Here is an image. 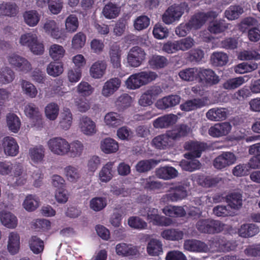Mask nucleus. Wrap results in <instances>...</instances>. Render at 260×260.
<instances>
[{"instance_id": "nucleus-1", "label": "nucleus", "mask_w": 260, "mask_h": 260, "mask_svg": "<svg viewBox=\"0 0 260 260\" xmlns=\"http://www.w3.org/2000/svg\"><path fill=\"white\" fill-rule=\"evenodd\" d=\"M189 10V8L186 3L174 4L170 6L162 15V21L167 24H172L178 21L185 11L188 12Z\"/></svg>"}, {"instance_id": "nucleus-2", "label": "nucleus", "mask_w": 260, "mask_h": 260, "mask_svg": "<svg viewBox=\"0 0 260 260\" xmlns=\"http://www.w3.org/2000/svg\"><path fill=\"white\" fill-rule=\"evenodd\" d=\"M224 224L220 221L212 218L200 219L196 224L198 231L201 233L214 234L223 230Z\"/></svg>"}, {"instance_id": "nucleus-3", "label": "nucleus", "mask_w": 260, "mask_h": 260, "mask_svg": "<svg viewBox=\"0 0 260 260\" xmlns=\"http://www.w3.org/2000/svg\"><path fill=\"white\" fill-rule=\"evenodd\" d=\"M20 43L23 46H27L35 54L41 55L44 52V45L38 41L36 34L29 32L22 35Z\"/></svg>"}, {"instance_id": "nucleus-4", "label": "nucleus", "mask_w": 260, "mask_h": 260, "mask_svg": "<svg viewBox=\"0 0 260 260\" xmlns=\"http://www.w3.org/2000/svg\"><path fill=\"white\" fill-rule=\"evenodd\" d=\"M186 183H179L170 187L168 193L166 194L167 200L171 202H177L185 199L187 196Z\"/></svg>"}, {"instance_id": "nucleus-5", "label": "nucleus", "mask_w": 260, "mask_h": 260, "mask_svg": "<svg viewBox=\"0 0 260 260\" xmlns=\"http://www.w3.org/2000/svg\"><path fill=\"white\" fill-rule=\"evenodd\" d=\"M144 50L139 46L130 49L127 55V62L131 67L137 68L141 66L146 58Z\"/></svg>"}, {"instance_id": "nucleus-6", "label": "nucleus", "mask_w": 260, "mask_h": 260, "mask_svg": "<svg viewBox=\"0 0 260 260\" xmlns=\"http://www.w3.org/2000/svg\"><path fill=\"white\" fill-rule=\"evenodd\" d=\"M146 219L149 223L153 225L167 226L173 223L172 219L159 214L158 209L154 208H148Z\"/></svg>"}, {"instance_id": "nucleus-7", "label": "nucleus", "mask_w": 260, "mask_h": 260, "mask_svg": "<svg viewBox=\"0 0 260 260\" xmlns=\"http://www.w3.org/2000/svg\"><path fill=\"white\" fill-rule=\"evenodd\" d=\"M50 150L54 154L63 155L67 154L70 148V145L64 139L60 137L53 138L48 142Z\"/></svg>"}, {"instance_id": "nucleus-8", "label": "nucleus", "mask_w": 260, "mask_h": 260, "mask_svg": "<svg viewBox=\"0 0 260 260\" xmlns=\"http://www.w3.org/2000/svg\"><path fill=\"white\" fill-rule=\"evenodd\" d=\"M9 64L16 70L27 73L31 70L30 63L25 58L18 55L13 54L7 57Z\"/></svg>"}, {"instance_id": "nucleus-9", "label": "nucleus", "mask_w": 260, "mask_h": 260, "mask_svg": "<svg viewBox=\"0 0 260 260\" xmlns=\"http://www.w3.org/2000/svg\"><path fill=\"white\" fill-rule=\"evenodd\" d=\"M198 81L206 84L208 86H213L218 84L220 81L218 76L214 71L210 69L199 68Z\"/></svg>"}, {"instance_id": "nucleus-10", "label": "nucleus", "mask_w": 260, "mask_h": 260, "mask_svg": "<svg viewBox=\"0 0 260 260\" xmlns=\"http://www.w3.org/2000/svg\"><path fill=\"white\" fill-rule=\"evenodd\" d=\"M236 160V156L233 152H223L214 159L213 166L215 168L221 170L234 164Z\"/></svg>"}, {"instance_id": "nucleus-11", "label": "nucleus", "mask_w": 260, "mask_h": 260, "mask_svg": "<svg viewBox=\"0 0 260 260\" xmlns=\"http://www.w3.org/2000/svg\"><path fill=\"white\" fill-rule=\"evenodd\" d=\"M209 104V98L207 96H204L202 98H195L187 100L180 105V108L183 111L189 112L207 106Z\"/></svg>"}, {"instance_id": "nucleus-12", "label": "nucleus", "mask_w": 260, "mask_h": 260, "mask_svg": "<svg viewBox=\"0 0 260 260\" xmlns=\"http://www.w3.org/2000/svg\"><path fill=\"white\" fill-rule=\"evenodd\" d=\"M161 91V90L159 87H151L142 94L139 100V104L143 107L152 105L153 101Z\"/></svg>"}, {"instance_id": "nucleus-13", "label": "nucleus", "mask_w": 260, "mask_h": 260, "mask_svg": "<svg viewBox=\"0 0 260 260\" xmlns=\"http://www.w3.org/2000/svg\"><path fill=\"white\" fill-rule=\"evenodd\" d=\"M2 146L5 154L9 156H16L19 153V146L16 140L12 137L3 138Z\"/></svg>"}, {"instance_id": "nucleus-14", "label": "nucleus", "mask_w": 260, "mask_h": 260, "mask_svg": "<svg viewBox=\"0 0 260 260\" xmlns=\"http://www.w3.org/2000/svg\"><path fill=\"white\" fill-rule=\"evenodd\" d=\"M232 126L229 122L216 123L208 130L209 135L214 138H218L227 135L231 131Z\"/></svg>"}, {"instance_id": "nucleus-15", "label": "nucleus", "mask_w": 260, "mask_h": 260, "mask_svg": "<svg viewBox=\"0 0 260 260\" xmlns=\"http://www.w3.org/2000/svg\"><path fill=\"white\" fill-rule=\"evenodd\" d=\"M177 119V116L175 114H166L155 119L153 125L156 128H166L175 124Z\"/></svg>"}, {"instance_id": "nucleus-16", "label": "nucleus", "mask_w": 260, "mask_h": 260, "mask_svg": "<svg viewBox=\"0 0 260 260\" xmlns=\"http://www.w3.org/2000/svg\"><path fill=\"white\" fill-rule=\"evenodd\" d=\"M181 98L179 95L172 94L165 96L158 100L156 104V107L160 110H166L174 107L179 104Z\"/></svg>"}, {"instance_id": "nucleus-17", "label": "nucleus", "mask_w": 260, "mask_h": 260, "mask_svg": "<svg viewBox=\"0 0 260 260\" xmlns=\"http://www.w3.org/2000/svg\"><path fill=\"white\" fill-rule=\"evenodd\" d=\"M212 12L207 13L199 12L193 15L188 21V23L192 29L200 28L207 20L208 18L212 17Z\"/></svg>"}, {"instance_id": "nucleus-18", "label": "nucleus", "mask_w": 260, "mask_h": 260, "mask_svg": "<svg viewBox=\"0 0 260 260\" xmlns=\"http://www.w3.org/2000/svg\"><path fill=\"white\" fill-rule=\"evenodd\" d=\"M184 248L189 251L199 252H206L209 249L208 245L205 242L196 239L185 240Z\"/></svg>"}, {"instance_id": "nucleus-19", "label": "nucleus", "mask_w": 260, "mask_h": 260, "mask_svg": "<svg viewBox=\"0 0 260 260\" xmlns=\"http://www.w3.org/2000/svg\"><path fill=\"white\" fill-rule=\"evenodd\" d=\"M190 128L188 125L181 124L176 126L175 128L170 131H168L165 133L169 138L170 141H176L181 137L187 136L189 133Z\"/></svg>"}, {"instance_id": "nucleus-20", "label": "nucleus", "mask_w": 260, "mask_h": 260, "mask_svg": "<svg viewBox=\"0 0 260 260\" xmlns=\"http://www.w3.org/2000/svg\"><path fill=\"white\" fill-rule=\"evenodd\" d=\"M24 113L33 122L39 124L42 121V115L39 108L34 103H28L25 106Z\"/></svg>"}, {"instance_id": "nucleus-21", "label": "nucleus", "mask_w": 260, "mask_h": 260, "mask_svg": "<svg viewBox=\"0 0 260 260\" xmlns=\"http://www.w3.org/2000/svg\"><path fill=\"white\" fill-rule=\"evenodd\" d=\"M151 144L153 147L158 150H166L173 146V142L169 140L166 134L155 137Z\"/></svg>"}, {"instance_id": "nucleus-22", "label": "nucleus", "mask_w": 260, "mask_h": 260, "mask_svg": "<svg viewBox=\"0 0 260 260\" xmlns=\"http://www.w3.org/2000/svg\"><path fill=\"white\" fill-rule=\"evenodd\" d=\"M18 11V7L14 2H3L0 4V16L15 17Z\"/></svg>"}, {"instance_id": "nucleus-23", "label": "nucleus", "mask_w": 260, "mask_h": 260, "mask_svg": "<svg viewBox=\"0 0 260 260\" xmlns=\"http://www.w3.org/2000/svg\"><path fill=\"white\" fill-rule=\"evenodd\" d=\"M44 29L46 34L55 39L61 38L63 32L59 28L56 22L53 20H48L44 24Z\"/></svg>"}, {"instance_id": "nucleus-24", "label": "nucleus", "mask_w": 260, "mask_h": 260, "mask_svg": "<svg viewBox=\"0 0 260 260\" xmlns=\"http://www.w3.org/2000/svg\"><path fill=\"white\" fill-rule=\"evenodd\" d=\"M206 115L208 119L211 121H221L226 118L228 112L225 108H213L209 109Z\"/></svg>"}, {"instance_id": "nucleus-25", "label": "nucleus", "mask_w": 260, "mask_h": 260, "mask_svg": "<svg viewBox=\"0 0 260 260\" xmlns=\"http://www.w3.org/2000/svg\"><path fill=\"white\" fill-rule=\"evenodd\" d=\"M107 63L105 60H98L90 68V74L94 79L101 78L105 74Z\"/></svg>"}, {"instance_id": "nucleus-26", "label": "nucleus", "mask_w": 260, "mask_h": 260, "mask_svg": "<svg viewBox=\"0 0 260 260\" xmlns=\"http://www.w3.org/2000/svg\"><path fill=\"white\" fill-rule=\"evenodd\" d=\"M156 175L158 178L164 180H169L175 178L178 174L177 171L173 167L165 166L156 170Z\"/></svg>"}, {"instance_id": "nucleus-27", "label": "nucleus", "mask_w": 260, "mask_h": 260, "mask_svg": "<svg viewBox=\"0 0 260 260\" xmlns=\"http://www.w3.org/2000/svg\"><path fill=\"white\" fill-rule=\"evenodd\" d=\"M81 131L86 135H92L96 132L95 123L88 117L83 116L80 119Z\"/></svg>"}, {"instance_id": "nucleus-28", "label": "nucleus", "mask_w": 260, "mask_h": 260, "mask_svg": "<svg viewBox=\"0 0 260 260\" xmlns=\"http://www.w3.org/2000/svg\"><path fill=\"white\" fill-rule=\"evenodd\" d=\"M121 81L118 78H114L107 81L103 86L102 94L105 96H109L116 91L119 87Z\"/></svg>"}, {"instance_id": "nucleus-29", "label": "nucleus", "mask_w": 260, "mask_h": 260, "mask_svg": "<svg viewBox=\"0 0 260 260\" xmlns=\"http://www.w3.org/2000/svg\"><path fill=\"white\" fill-rule=\"evenodd\" d=\"M258 227L253 223L243 224L239 230V236L243 238L251 237L259 232Z\"/></svg>"}, {"instance_id": "nucleus-30", "label": "nucleus", "mask_w": 260, "mask_h": 260, "mask_svg": "<svg viewBox=\"0 0 260 260\" xmlns=\"http://www.w3.org/2000/svg\"><path fill=\"white\" fill-rule=\"evenodd\" d=\"M118 143L113 139L108 138L104 139L101 143V148L106 154L116 152L118 150Z\"/></svg>"}, {"instance_id": "nucleus-31", "label": "nucleus", "mask_w": 260, "mask_h": 260, "mask_svg": "<svg viewBox=\"0 0 260 260\" xmlns=\"http://www.w3.org/2000/svg\"><path fill=\"white\" fill-rule=\"evenodd\" d=\"M8 250L12 254L17 253L20 248V237L18 234L11 232L9 236Z\"/></svg>"}, {"instance_id": "nucleus-32", "label": "nucleus", "mask_w": 260, "mask_h": 260, "mask_svg": "<svg viewBox=\"0 0 260 260\" xmlns=\"http://www.w3.org/2000/svg\"><path fill=\"white\" fill-rule=\"evenodd\" d=\"M116 251L118 255L122 256L136 255L138 252L136 247L124 243L117 244L116 246Z\"/></svg>"}, {"instance_id": "nucleus-33", "label": "nucleus", "mask_w": 260, "mask_h": 260, "mask_svg": "<svg viewBox=\"0 0 260 260\" xmlns=\"http://www.w3.org/2000/svg\"><path fill=\"white\" fill-rule=\"evenodd\" d=\"M121 50L119 46L113 45L109 51L110 61L114 68L121 67Z\"/></svg>"}, {"instance_id": "nucleus-34", "label": "nucleus", "mask_w": 260, "mask_h": 260, "mask_svg": "<svg viewBox=\"0 0 260 260\" xmlns=\"http://www.w3.org/2000/svg\"><path fill=\"white\" fill-rule=\"evenodd\" d=\"M120 11V8L117 4L109 2L104 6L102 13L106 18L111 19L116 18Z\"/></svg>"}, {"instance_id": "nucleus-35", "label": "nucleus", "mask_w": 260, "mask_h": 260, "mask_svg": "<svg viewBox=\"0 0 260 260\" xmlns=\"http://www.w3.org/2000/svg\"><path fill=\"white\" fill-rule=\"evenodd\" d=\"M0 219L2 224L8 228L14 229L17 225V217L10 212H0Z\"/></svg>"}, {"instance_id": "nucleus-36", "label": "nucleus", "mask_w": 260, "mask_h": 260, "mask_svg": "<svg viewBox=\"0 0 260 260\" xmlns=\"http://www.w3.org/2000/svg\"><path fill=\"white\" fill-rule=\"evenodd\" d=\"M147 252L150 256H158L162 253L161 242L157 239H152L147 245Z\"/></svg>"}, {"instance_id": "nucleus-37", "label": "nucleus", "mask_w": 260, "mask_h": 260, "mask_svg": "<svg viewBox=\"0 0 260 260\" xmlns=\"http://www.w3.org/2000/svg\"><path fill=\"white\" fill-rule=\"evenodd\" d=\"M199 68H189L181 70L178 74L179 77L186 81H193L198 79Z\"/></svg>"}, {"instance_id": "nucleus-38", "label": "nucleus", "mask_w": 260, "mask_h": 260, "mask_svg": "<svg viewBox=\"0 0 260 260\" xmlns=\"http://www.w3.org/2000/svg\"><path fill=\"white\" fill-rule=\"evenodd\" d=\"M114 164V162L109 161L102 167L99 172V178L101 182H108L112 179Z\"/></svg>"}, {"instance_id": "nucleus-39", "label": "nucleus", "mask_w": 260, "mask_h": 260, "mask_svg": "<svg viewBox=\"0 0 260 260\" xmlns=\"http://www.w3.org/2000/svg\"><path fill=\"white\" fill-rule=\"evenodd\" d=\"M242 194L238 192L229 194L226 197V202L232 209H239L242 205Z\"/></svg>"}, {"instance_id": "nucleus-40", "label": "nucleus", "mask_w": 260, "mask_h": 260, "mask_svg": "<svg viewBox=\"0 0 260 260\" xmlns=\"http://www.w3.org/2000/svg\"><path fill=\"white\" fill-rule=\"evenodd\" d=\"M218 177L207 176L204 175H198L197 178L198 183L204 187H211L216 186L220 181Z\"/></svg>"}, {"instance_id": "nucleus-41", "label": "nucleus", "mask_w": 260, "mask_h": 260, "mask_svg": "<svg viewBox=\"0 0 260 260\" xmlns=\"http://www.w3.org/2000/svg\"><path fill=\"white\" fill-rule=\"evenodd\" d=\"M184 236V233L178 229H167L161 233V236L165 239L171 241H179L181 240Z\"/></svg>"}, {"instance_id": "nucleus-42", "label": "nucleus", "mask_w": 260, "mask_h": 260, "mask_svg": "<svg viewBox=\"0 0 260 260\" xmlns=\"http://www.w3.org/2000/svg\"><path fill=\"white\" fill-rule=\"evenodd\" d=\"M207 148V144L204 142L191 141L185 144V148L194 151L196 153V155L198 157H200L202 152L205 151Z\"/></svg>"}, {"instance_id": "nucleus-43", "label": "nucleus", "mask_w": 260, "mask_h": 260, "mask_svg": "<svg viewBox=\"0 0 260 260\" xmlns=\"http://www.w3.org/2000/svg\"><path fill=\"white\" fill-rule=\"evenodd\" d=\"M29 155L35 163L41 162L45 155V149L42 145L36 146L29 150Z\"/></svg>"}, {"instance_id": "nucleus-44", "label": "nucleus", "mask_w": 260, "mask_h": 260, "mask_svg": "<svg viewBox=\"0 0 260 260\" xmlns=\"http://www.w3.org/2000/svg\"><path fill=\"white\" fill-rule=\"evenodd\" d=\"M123 117L115 112H110L105 116V122L107 125L117 127L123 122Z\"/></svg>"}, {"instance_id": "nucleus-45", "label": "nucleus", "mask_w": 260, "mask_h": 260, "mask_svg": "<svg viewBox=\"0 0 260 260\" xmlns=\"http://www.w3.org/2000/svg\"><path fill=\"white\" fill-rule=\"evenodd\" d=\"M212 64L216 67H222L225 65L229 61L226 53L222 52H213L211 56Z\"/></svg>"}, {"instance_id": "nucleus-46", "label": "nucleus", "mask_w": 260, "mask_h": 260, "mask_svg": "<svg viewBox=\"0 0 260 260\" xmlns=\"http://www.w3.org/2000/svg\"><path fill=\"white\" fill-rule=\"evenodd\" d=\"M148 63L152 69H159L167 66L168 60L165 56L155 55L149 60Z\"/></svg>"}, {"instance_id": "nucleus-47", "label": "nucleus", "mask_w": 260, "mask_h": 260, "mask_svg": "<svg viewBox=\"0 0 260 260\" xmlns=\"http://www.w3.org/2000/svg\"><path fill=\"white\" fill-rule=\"evenodd\" d=\"M61 119L59 122L60 127L65 130L70 128L72 123V114L69 108H64L61 113Z\"/></svg>"}, {"instance_id": "nucleus-48", "label": "nucleus", "mask_w": 260, "mask_h": 260, "mask_svg": "<svg viewBox=\"0 0 260 260\" xmlns=\"http://www.w3.org/2000/svg\"><path fill=\"white\" fill-rule=\"evenodd\" d=\"M157 164V161L153 159L140 160L137 164L136 170L139 173H145L150 171Z\"/></svg>"}, {"instance_id": "nucleus-49", "label": "nucleus", "mask_w": 260, "mask_h": 260, "mask_svg": "<svg viewBox=\"0 0 260 260\" xmlns=\"http://www.w3.org/2000/svg\"><path fill=\"white\" fill-rule=\"evenodd\" d=\"M21 86L23 93L30 98H35L38 94V90L36 86L29 81L22 80Z\"/></svg>"}, {"instance_id": "nucleus-50", "label": "nucleus", "mask_w": 260, "mask_h": 260, "mask_svg": "<svg viewBox=\"0 0 260 260\" xmlns=\"http://www.w3.org/2000/svg\"><path fill=\"white\" fill-rule=\"evenodd\" d=\"M7 123L9 129L11 132L16 133L20 127V120L19 117L14 113H9L7 116Z\"/></svg>"}, {"instance_id": "nucleus-51", "label": "nucleus", "mask_w": 260, "mask_h": 260, "mask_svg": "<svg viewBox=\"0 0 260 260\" xmlns=\"http://www.w3.org/2000/svg\"><path fill=\"white\" fill-rule=\"evenodd\" d=\"M31 250L35 254L42 252L44 248V242L37 236H32L29 240Z\"/></svg>"}, {"instance_id": "nucleus-52", "label": "nucleus", "mask_w": 260, "mask_h": 260, "mask_svg": "<svg viewBox=\"0 0 260 260\" xmlns=\"http://www.w3.org/2000/svg\"><path fill=\"white\" fill-rule=\"evenodd\" d=\"M23 17L25 23L30 26L37 25L40 19V15L36 10L26 11Z\"/></svg>"}, {"instance_id": "nucleus-53", "label": "nucleus", "mask_w": 260, "mask_h": 260, "mask_svg": "<svg viewBox=\"0 0 260 260\" xmlns=\"http://www.w3.org/2000/svg\"><path fill=\"white\" fill-rule=\"evenodd\" d=\"M246 82L244 77H239L230 79L225 81L222 84V87L226 90L235 89Z\"/></svg>"}, {"instance_id": "nucleus-54", "label": "nucleus", "mask_w": 260, "mask_h": 260, "mask_svg": "<svg viewBox=\"0 0 260 260\" xmlns=\"http://www.w3.org/2000/svg\"><path fill=\"white\" fill-rule=\"evenodd\" d=\"M63 71V63L61 62H51L47 66V73L50 76L57 77Z\"/></svg>"}, {"instance_id": "nucleus-55", "label": "nucleus", "mask_w": 260, "mask_h": 260, "mask_svg": "<svg viewBox=\"0 0 260 260\" xmlns=\"http://www.w3.org/2000/svg\"><path fill=\"white\" fill-rule=\"evenodd\" d=\"M141 183L145 189L149 191L160 189L162 186L161 183L155 181L153 177L142 179Z\"/></svg>"}, {"instance_id": "nucleus-56", "label": "nucleus", "mask_w": 260, "mask_h": 260, "mask_svg": "<svg viewBox=\"0 0 260 260\" xmlns=\"http://www.w3.org/2000/svg\"><path fill=\"white\" fill-rule=\"evenodd\" d=\"M228 28L224 20H215L211 23L209 26V31L214 34H220L223 32Z\"/></svg>"}, {"instance_id": "nucleus-57", "label": "nucleus", "mask_w": 260, "mask_h": 260, "mask_svg": "<svg viewBox=\"0 0 260 260\" xmlns=\"http://www.w3.org/2000/svg\"><path fill=\"white\" fill-rule=\"evenodd\" d=\"M243 12V8L239 6H231L224 12L225 17L229 20L237 19Z\"/></svg>"}, {"instance_id": "nucleus-58", "label": "nucleus", "mask_w": 260, "mask_h": 260, "mask_svg": "<svg viewBox=\"0 0 260 260\" xmlns=\"http://www.w3.org/2000/svg\"><path fill=\"white\" fill-rule=\"evenodd\" d=\"M65 53V50L62 46L58 44L52 45L49 49V54L54 60H58L62 58Z\"/></svg>"}, {"instance_id": "nucleus-59", "label": "nucleus", "mask_w": 260, "mask_h": 260, "mask_svg": "<svg viewBox=\"0 0 260 260\" xmlns=\"http://www.w3.org/2000/svg\"><path fill=\"white\" fill-rule=\"evenodd\" d=\"M86 40V35L82 32L77 33L72 40V48L74 49H79L83 47Z\"/></svg>"}, {"instance_id": "nucleus-60", "label": "nucleus", "mask_w": 260, "mask_h": 260, "mask_svg": "<svg viewBox=\"0 0 260 260\" xmlns=\"http://www.w3.org/2000/svg\"><path fill=\"white\" fill-rule=\"evenodd\" d=\"M15 78V73L10 68L6 67L2 69L0 74V81L3 84L9 83Z\"/></svg>"}, {"instance_id": "nucleus-61", "label": "nucleus", "mask_w": 260, "mask_h": 260, "mask_svg": "<svg viewBox=\"0 0 260 260\" xmlns=\"http://www.w3.org/2000/svg\"><path fill=\"white\" fill-rule=\"evenodd\" d=\"M137 73L142 86L152 82L157 77V75L156 73L150 71H142Z\"/></svg>"}, {"instance_id": "nucleus-62", "label": "nucleus", "mask_w": 260, "mask_h": 260, "mask_svg": "<svg viewBox=\"0 0 260 260\" xmlns=\"http://www.w3.org/2000/svg\"><path fill=\"white\" fill-rule=\"evenodd\" d=\"M128 224L133 229L138 230L145 229L147 227V222L138 216H132L128 218Z\"/></svg>"}, {"instance_id": "nucleus-63", "label": "nucleus", "mask_w": 260, "mask_h": 260, "mask_svg": "<svg viewBox=\"0 0 260 260\" xmlns=\"http://www.w3.org/2000/svg\"><path fill=\"white\" fill-rule=\"evenodd\" d=\"M23 207L28 211L35 210L39 206V201L35 196L29 194L26 196L23 203Z\"/></svg>"}, {"instance_id": "nucleus-64", "label": "nucleus", "mask_w": 260, "mask_h": 260, "mask_svg": "<svg viewBox=\"0 0 260 260\" xmlns=\"http://www.w3.org/2000/svg\"><path fill=\"white\" fill-rule=\"evenodd\" d=\"M150 24V18L146 15H141L134 21V26L137 30H142L147 28Z\"/></svg>"}]
</instances>
